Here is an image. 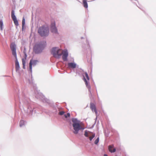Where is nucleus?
Here are the masks:
<instances>
[{
	"label": "nucleus",
	"mask_w": 156,
	"mask_h": 156,
	"mask_svg": "<svg viewBox=\"0 0 156 156\" xmlns=\"http://www.w3.org/2000/svg\"><path fill=\"white\" fill-rule=\"evenodd\" d=\"M72 121L73 122L72 126L74 130L73 133L74 134H77L78 133L79 130H83L84 129V128L82 124L81 123H80L76 119H72Z\"/></svg>",
	"instance_id": "obj_1"
},
{
	"label": "nucleus",
	"mask_w": 156,
	"mask_h": 156,
	"mask_svg": "<svg viewBox=\"0 0 156 156\" xmlns=\"http://www.w3.org/2000/svg\"><path fill=\"white\" fill-rule=\"evenodd\" d=\"M11 49L12 51V54L16 59L15 62V66L16 70H18L20 68V66L17 60L16 53V45L15 44L12 43L10 46Z\"/></svg>",
	"instance_id": "obj_2"
},
{
	"label": "nucleus",
	"mask_w": 156,
	"mask_h": 156,
	"mask_svg": "<svg viewBox=\"0 0 156 156\" xmlns=\"http://www.w3.org/2000/svg\"><path fill=\"white\" fill-rule=\"evenodd\" d=\"M38 33L41 36H48L49 33V28L47 27L43 26L39 28Z\"/></svg>",
	"instance_id": "obj_3"
},
{
	"label": "nucleus",
	"mask_w": 156,
	"mask_h": 156,
	"mask_svg": "<svg viewBox=\"0 0 156 156\" xmlns=\"http://www.w3.org/2000/svg\"><path fill=\"white\" fill-rule=\"evenodd\" d=\"M45 46L41 44H36L34 48V51L35 53L38 54L41 52Z\"/></svg>",
	"instance_id": "obj_4"
},
{
	"label": "nucleus",
	"mask_w": 156,
	"mask_h": 156,
	"mask_svg": "<svg viewBox=\"0 0 156 156\" xmlns=\"http://www.w3.org/2000/svg\"><path fill=\"white\" fill-rule=\"evenodd\" d=\"M38 62V61L36 60L31 59L30 60L29 63V69L31 72H32V66H35Z\"/></svg>",
	"instance_id": "obj_5"
},
{
	"label": "nucleus",
	"mask_w": 156,
	"mask_h": 156,
	"mask_svg": "<svg viewBox=\"0 0 156 156\" xmlns=\"http://www.w3.org/2000/svg\"><path fill=\"white\" fill-rule=\"evenodd\" d=\"M11 17L15 25L16 26H18L19 24L18 22V20L16 19V16L15 15L14 12L13 10H12L11 12Z\"/></svg>",
	"instance_id": "obj_6"
},
{
	"label": "nucleus",
	"mask_w": 156,
	"mask_h": 156,
	"mask_svg": "<svg viewBox=\"0 0 156 156\" xmlns=\"http://www.w3.org/2000/svg\"><path fill=\"white\" fill-rule=\"evenodd\" d=\"M51 31L55 33H57V30L55 26V22L52 23L51 25Z\"/></svg>",
	"instance_id": "obj_7"
},
{
	"label": "nucleus",
	"mask_w": 156,
	"mask_h": 156,
	"mask_svg": "<svg viewBox=\"0 0 156 156\" xmlns=\"http://www.w3.org/2000/svg\"><path fill=\"white\" fill-rule=\"evenodd\" d=\"M58 49L57 48H53L51 50V53L53 54L54 57L55 58L58 57V55H57Z\"/></svg>",
	"instance_id": "obj_8"
},
{
	"label": "nucleus",
	"mask_w": 156,
	"mask_h": 156,
	"mask_svg": "<svg viewBox=\"0 0 156 156\" xmlns=\"http://www.w3.org/2000/svg\"><path fill=\"white\" fill-rule=\"evenodd\" d=\"M68 56V52L67 50L63 51L62 53V58L64 61H66L67 60V58Z\"/></svg>",
	"instance_id": "obj_9"
},
{
	"label": "nucleus",
	"mask_w": 156,
	"mask_h": 156,
	"mask_svg": "<svg viewBox=\"0 0 156 156\" xmlns=\"http://www.w3.org/2000/svg\"><path fill=\"white\" fill-rule=\"evenodd\" d=\"M90 108L92 111H94L95 114L97 115L98 112L96 108L95 105L93 103H91L90 104Z\"/></svg>",
	"instance_id": "obj_10"
},
{
	"label": "nucleus",
	"mask_w": 156,
	"mask_h": 156,
	"mask_svg": "<svg viewBox=\"0 0 156 156\" xmlns=\"http://www.w3.org/2000/svg\"><path fill=\"white\" fill-rule=\"evenodd\" d=\"M113 147L114 146L113 145H109L108 146L109 151L111 153L115 152L116 151L115 148H113V151L112 150V149L113 148Z\"/></svg>",
	"instance_id": "obj_11"
},
{
	"label": "nucleus",
	"mask_w": 156,
	"mask_h": 156,
	"mask_svg": "<svg viewBox=\"0 0 156 156\" xmlns=\"http://www.w3.org/2000/svg\"><path fill=\"white\" fill-rule=\"evenodd\" d=\"M68 65L69 67L72 68H76V66L75 63L72 62L68 63Z\"/></svg>",
	"instance_id": "obj_12"
},
{
	"label": "nucleus",
	"mask_w": 156,
	"mask_h": 156,
	"mask_svg": "<svg viewBox=\"0 0 156 156\" xmlns=\"http://www.w3.org/2000/svg\"><path fill=\"white\" fill-rule=\"evenodd\" d=\"M63 53V51L61 49H58V53L57 55H58V57H56V58H59L62 55Z\"/></svg>",
	"instance_id": "obj_13"
},
{
	"label": "nucleus",
	"mask_w": 156,
	"mask_h": 156,
	"mask_svg": "<svg viewBox=\"0 0 156 156\" xmlns=\"http://www.w3.org/2000/svg\"><path fill=\"white\" fill-rule=\"evenodd\" d=\"M83 6L86 8H88V4L87 2V0H83Z\"/></svg>",
	"instance_id": "obj_14"
},
{
	"label": "nucleus",
	"mask_w": 156,
	"mask_h": 156,
	"mask_svg": "<svg viewBox=\"0 0 156 156\" xmlns=\"http://www.w3.org/2000/svg\"><path fill=\"white\" fill-rule=\"evenodd\" d=\"M83 80L85 82V83L86 86L89 89L90 88V86L89 85H88V82L87 81V80L85 79L84 76L83 78Z\"/></svg>",
	"instance_id": "obj_15"
},
{
	"label": "nucleus",
	"mask_w": 156,
	"mask_h": 156,
	"mask_svg": "<svg viewBox=\"0 0 156 156\" xmlns=\"http://www.w3.org/2000/svg\"><path fill=\"white\" fill-rule=\"evenodd\" d=\"M90 133H91V132H88L87 130H86L85 131L84 135L85 136L87 137H88L89 136H90L91 135V134H90Z\"/></svg>",
	"instance_id": "obj_16"
},
{
	"label": "nucleus",
	"mask_w": 156,
	"mask_h": 156,
	"mask_svg": "<svg viewBox=\"0 0 156 156\" xmlns=\"http://www.w3.org/2000/svg\"><path fill=\"white\" fill-rule=\"evenodd\" d=\"M24 124V121L23 120H21L20 122V127L22 126Z\"/></svg>",
	"instance_id": "obj_17"
},
{
	"label": "nucleus",
	"mask_w": 156,
	"mask_h": 156,
	"mask_svg": "<svg viewBox=\"0 0 156 156\" xmlns=\"http://www.w3.org/2000/svg\"><path fill=\"white\" fill-rule=\"evenodd\" d=\"M95 134L93 133L92 134L91 136H90L89 137V140L90 141L92 140V139L95 137Z\"/></svg>",
	"instance_id": "obj_18"
},
{
	"label": "nucleus",
	"mask_w": 156,
	"mask_h": 156,
	"mask_svg": "<svg viewBox=\"0 0 156 156\" xmlns=\"http://www.w3.org/2000/svg\"><path fill=\"white\" fill-rule=\"evenodd\" d=\"M3 25V22L2 20H0V28L1 30H2V26Z\"/></svg>",
	"instance_id": "obj_19"
},
{
	"label": "nucleus",
	"mask_w": 156,
	"mask_h": 156,
	"mask_svg": "<svg viewBox=\"0 0 156 156\" xmlns=\"http://www.w3.org/2000/svg\"><path fill=\"white\" fill-rule=\"evenodd\" d=\"M84 74H85L87 80H89L90 79H89V77L88 76V74L86 72Z\"/></svg>",
	"instance_id": "obj_20"
},
{
	"label": "nucleus",
	"mask_w": 156,
	"mask_h": 156,
	"mask_svg": "<svg viewBox=\"0 0 156 156\" xmlns=\"http://www.w3.org/2000/svg\"><path fill=\"white\" fill-rule=\"evenodd\" d=\"M25 24V20L24 18L23 17V19L22 21V25L23 28V26H24Z\"/></svg>",
	"instance_id": "obj_21"
},
{
	"label": "nucleus",
	"mask_w": 156,
	"mask_h": 156,
	"mask_svg": "<svg viewBox=\"0 0 156 156\" xmlns=\"http://www.w3.org/2000/svg\"><path fill=\"white\" fill-rule=\"evenodd\" d=\"M99 141V138L98 137L96 140L94 141V144H97Z\"/></svg>",
	"instance_id": "obj_22"
},
{
	"label": "nucleus",
	"mask_w": 156,
	"mask_h": 156,
	"mask_svg": "<svg viewBox=\"0 0 156 156\" xmlns=\"http://www.w3.org/2000/svg\"><path fill=\"white\" fill-rule=\"evenodd\" d=\"M65 117L66 118H67L68 117H69L70 116V114L69 113H67V114H65L64 115Z\"/></svg>",
	"instance_id": "obj_23"
},
{
	"label": "nucleus",
	"mask_w": 156,
	"mask_h": 156,
	"mask_svg": "<svg viewBox=\"0 0 156 156\" xmlns=\"http://www.w3.org/2000/svg\"><path fill=\"white\" fill-rule=\"evenodd\" d=\"M65 113V112L64 111H60L59 112V114L60 115H62Z\"/></svg>",
	"instance_id": "obj_24"
},
{
	"label": "nucleus",
	"mask_w": 156,
	"mask_h": 156,
	"mask_svg": "<svg viewBox=\"0 0 156 156\" xmlns=\"http://www.w3.org/2000/svg\"><path fill=\"white\" fill-rule=\"evenodd\" d=\"M22 64L23 65H25L26 62L24 59H22Z\"/></svg>",
	"instance_id": "obj_25"
},
{
	"label": "nucleus",
	"mask_w": 156,
	"mask_h": 156,
	"mask_svg": "<svg viewBox=\"0 0 156 156\" xmlns=\"http://www.w3.org/2000/svg\"><path fill=\"white\" fill-rule=\"evenodd\" d=\"M25 65H23V68L24 69H25Z\"/></svg>",
	"instance_id": "obj_26"
},
{
	"label": "nucleus",
	"mask_w": 156,
	"mask_h": 156,
	"mask_svg": "<svg viewBox=\"0 0 156 156\" xmlns=\"http://www.w3.org/2000/svg\"><path fill=\"white\" fill-rule=\"evenodd\" d=\"M104 156H108L106 154H104Z\"/></svg>",
	"instance_id": "obj_27"
}]
</instances>
